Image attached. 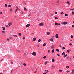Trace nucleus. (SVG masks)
Instances as JSON below:
<instances>
[{
    "instance_id": "1",
    "label": "nucleus",
    "mask_w": 74,
    "mask_h": 74,
    "mask_svg": "<svg viewBox=\"0 0 74 74\" xmlns=\"http://www.w3.org/2000/svg\"><path fill=\"white\" fill-rule=\"evenodd\" d=\"M55 25H56V26H60V24L58 23L57 22H56L55 23Z\"/></svg>"
},
{
    "instance_id": "2",
    "label": "nucleus",
    "mask_w": 74,
    "mask_h": 74,
    "mask_svg": "<svg viewBox=\"0 0 74 74\" xmlns=\"http://www.w3.org/2000/svg\"><path fill=\"white\" fill-rule=\"evenodd\" d=\"M34 56H36V53L35 52H34L32 54Z\"/></svg>"
},
{
    "instance_id": "3",
    "label": "nucleus",
    "mask_w": 74,
    "mask_h": 74,
    "mask_svg": "<svg viewBox=\"0 0 74 74\" xmlns=\"http://www.w3.org/2000/svg\"><path fill=\"white\" fill-rule=\"evenodd\" d=\"M29 26H30V24H28L26 25V27H29Z\"/></svg>"
},
{
    "instance_id": "4",
    "label": "nucleus",
    "mask_w": 74,
    "mask_h": 74,
    "mask_svg": "<svg viewBox=\"0 0 74 74\" xmlns=\"http://www.w3.org/2000/svg\"><path fill=\"white\" fill-rule=\"evenodd\" d=\"M44 25V23H41L39 25V26H43Z\"/></svg>"
},
{
    "instance_id": "5",
    "label": "nucleus",
    "mask_w": 74,
    "mask_h": 74,
    "mask_svg": "<svg viewBox=\"0 0 74 74\" xmlns=\"http://www.w3.org/2000/svg\"><path fill=\"white\" fill-rule=\"evenodd\" d=\"M62 23V24H63V25H66L67 23V22H63Z\"/></svg>"
},
{
    "instance_id": "6",
    "label": "nucleus",
    "mask_w": 74,
    "mask_h": 74,
    "mask_svg": "<svg viewBox=\"0 0 74 74\" xmlns=\"http://www.w3.org/2000/svg\"><path fill=\"white\" fill-rule=\"evenodd\" d=\"M54 48H55V46L54 45H52L50 49H54Z\"/></svg>"
},
{
    "instance_id": "7",
    "label": "nucleus",
    "mask_w": 74,
    "mask_h": 74,
    "mask_svg": "<svg viewBox=\"0 0 74 74\" xmlns=\"http://www.w3.org/2000/svg\"><path fill=\"white\" fill-rule=\"evenodd\" d=\"M58 36L59 35H58V34H56V38H58Z\"/></svg>"
},
{
    "instance_id": "8",
    "label": "nucleus",
    "mask_w": 74,
    "mask_h": 74,
    "mask_svg": "<svg viewBox=\"0 0 74 74\" xmlns=\"http://www.w3.org/2000/svg\"><path fill=\"white\" fill-rule=\"evenodd\" d=\"M36 37L34 38L33 39V41H36Z\"/></svg>"
},
{
    "instance_id": "9",
    "label": "nucleus",
    "mask_w": 74,
    "mask_h": 74,
    "mask_svg": "<svg viewBox=\"0 0 74 74\" xmlns=\"http://www.w3.org/2000/svg\"><path fill=\"white\" fill-rule=\"evenodd\" d=\"M49 71L48 70H46L45 71V73H47V74L48 73Z\"/></svg>"
},
{
    "instance_id": "10",
    "label": "nucleus",
    "mask_w": 74,
    "mask_h": 74,
    "mask_svg": "<svg viewBox=\"0 0 74 74\" xmlns=\"http://www.w3.org/2000/svg\"><path fill=\"white\" fill-rule=\"evenodd\" d=\"M74 74V69L72 70V71L71 73V74Z\"/></svg>"
},
{
    "instance_id": "11",
    "label": "nucleus",
    "mask_w": 74,
    "mask_h": 74,
    "mask_svg": "<svg viewBox=\"0 0 74 74\" xmlns=\"http://www.w3.org/2000/svg\"><path fill=\"white\" fill-rule=\"evenodd\" d=\"M12 25V23H8V25L9 26H11Z\"/></svg>"
},
{
    "instance_id": "12",
    "label": "nucleus",
    "mask_w": 74,
    "mask_h": 74,
    "mask_svg": "<svg viewBox=\"0 0 74 74\" xmlns=\"http://www.w3.org/2000/svg\"><path fill=\"white\" fill-rule=\"evenodd\" d=\"M50 41H53V39L51 38L50 39Z\"/></svg>"
},
{
    "instance_id": "13",
    "label": "nucleus",
    "mask_w": 74,
    "mask_h": 74,
    "mask_svg": "<svg viewBox=\"0 0 74 74\" xmlns=\"http://www.w3.org/2000/svg\"><path fill=\"white\" fill-rule=\"evenodd\" d=\"M66 3H67L68 4H69V5H70V2L69 1H68L66 2Z\"/></svg>"
},
{
    "instance_id": "14",
    "label": "nucleus",
    "mask_w": 74,
    "mask_h": 74,
    "mask_svg": "<svg viewBox=\"0 0 74 74\" xmlns=\"http://www.w3.org/2000/svg\"><path fill=\"white\" fill-rule=\"evenodd\" d=\"M47 35H49V34H50V32H47Z\"/></svg>"
},
{
    "instance_id": "15",
    "label": "nucleus",
    "mask_w": 74,
    "mask_h": 74,
    "mask_svg": "<svg viewBox=\"0 0 74 74\" xmlns=\"http://www.w3.org/2000/svg\"><path fill=\"white\" fill-rule=\"evenodd\" d=\"M23 65L25 67H26V63L25 62L24 63H23Z\"/></svg>"
},
{
    "instance_id": "16",
    "label": "nucleus",
    "mask_w": 74,
    "mask_h": 74,
    "mask_svg": "<svg viewBox=\"0 0 74 74\" xmlns=\"http://www.w3.org/2000/svg\"><path fill=\"white\" fill-rule=\"evenodd\" d=\"M3 30H5V27H2Z\"/></svg>"
},
{
    "instance_id": "17",
    "label": "nucleus",
    "mask_w": 74,
    "mask_h": 74,
    "mask_svg": "<svg viewBox=\"0 0 74 74\" xmlns=\"http://www.w3.org/2000/svg\"><path fill=\"white\" fill-rule=\"evenodd\" d=\"M54 52V49L52 50L51 53H53Z\"/></svg>"
},
{
    "instance_id": "18",
    "label": "nucleus",
    "mask_w": 74,
    "mask_h": 74,
    "mask_svg": "<svg viewBox=\"0 0 74 74\" xmlns=\"http://www.w3.org/2000/svg\"><path fill=\"white\" fill-rule=\"evenodd\" d=\"M24 9L25 11H27V9H26V8H24Z\"/></svg>"
},
{
    "instance_id": "19",
    "label": "nucleus",
    "mask_w": 74,
    "mask_h": 74,
    "mask_svg": "<svg viewBox=\"0 0 74 74\" xmlns=\"http://www.w3.org/2000/svg\"><path fill=\"white\" fill-rule=\"evenodd\" d=\"M41 41V39H39L38 40V42H40V41Z\"/></svg>"
},
{
    "instance_id": "20",
    "label": "nucleus",
    "mask_w": 74,
    "mask_h": 74,
    "mask_svg": "<svg viewBox=\"0 0 74 74\" xmlns=\"http://www.w3.org/2000/svg\"><path fill=\"white\" fill-rule=\"evenodd\" d=\"M18 35H19L20 36H22V34H21V33H18Z\"/></svg>"
},
{
    "instance_id": "21",
    "label": "nucleus",
    "mask_w": 74,
    "mask_h": 74,
    "mask_svg": "<svg viewBox=\"0 0 74 74\" xmlns=\"http://www.w3.org/2000/svg\"><path fill=\"white\" fill-rule=\"evenodd\" d=\"M13 36L14 37H18V36L16 35H14Z\"/></svg>"
},
{
    "instance_id": "22",
    "label": "nucleus",
    "mask_w": 74,
    "mask_h": 74,
    "mask_svg": "<svg viewBox=\"0 0 74 74\" xmlns=\"http://www.w3.org/2000/svg\"><path fill=\"white\" fill-rule=\"evenodd\" d=\"M67 56V54H66L64 56L63 58H65V57H66Z\"/></svg>"
},
{
    "instance_id": "23",
    "label": "nucleus",
    "mask_w": 74,
    "mask_h": 74,
    "mask_svg": "<svg viewBox=\"0 0 74 74\" xmlns=\"http://www.w3.org/2000/svg\"><path fill=\"white\" fill-rule=\"evenodd\" d=\"M46 45V43H44L43 44V47H45V46Z\"/></svg>"
},
{
    "instance_id": "24",
    "label": "nucleus",
    "mask_w": 74,
    "mask_h": 74,
    "mask_svg": "<svg viewBox=\"0 0 74 74\" xmlns=\"http://www.w3.org/2000/svg\"><path fill=\"white\" fill-rule=\"evenodd\" d=\"M3 72H5V73H6V72L7 71V70H3Z\"/></svg>"
},
{
    "instance_id": "25",
    "label": "nucleus",
    "mask_w": 74,
    "mask_h": 74,
    "mask_svg": "<svg viewBox=\"0 0 74 74\" xmlns=\"http://www.w3.org/2000/svg\"><path fill=\"white\" fill-rule=\"evenodd\" d=\"M66 69H69V66H66Z\"/></svg>"
},
{
    "instance_id": "26",
    "label": "nucleus",
    "mask_w": 74,
    "mask_h": 74,
    "mask_svg": "<svg viewBox=\"0 0 74 74\" xmlns=\"http://www.w3.org/2000/svg\"><path fill=\"white\" fill-rule=\"evenodd\" d=\"M56 51H57V52H59V49H56Z\"/></svg>"
},
{
    "instance_id": "27",
    "label": "nucleus",
    "mask_w": 74,
    "mask_h": 74,
    "mask_svg": "<svg viewBox=\"0 0 74 74\" xmlns=\"http://www.w3.org/2000/svg\"><path fill=\"white\" fill-rule=\"evenodd\" d=\"M65 16H68V14H65Z\"/></svg>"
},
{
    "instance_id": "28",
    "label": "nucleus",
    "mask_w": 74,
    "mask_h": 74,
    "mask_svg": "<svg viewBox=\"0 0 74 74\" xmlns=\"http://www.w3.org/2000/svg\"><path fill=\"white\" fill-rule=\"evenodd\" d=\"M62 55H65V53L64 52H63L62 53Z\"/></svg>"
},
{
    "instance_id": "29",
    "label": "nucleus",
    "mask_w": 74,
    "mask_h": 74,
    "mask_svg": "<svg viewBox=\"0 0 74 74\" xmlns=\"http://www.w3.org/2000/svg\"><path fill=\"white\" fill-rule=\"evenodd\" d=\"M59 72H62L63 71V70H60L59 71Z\"/></svg>"
},
{
    "instance_id": "30",
    "label": "nucleus",
    "mask_w": 74,
    "mask_h": 74,
    "mask_svg": "<svg viewBox=\"0 0 74 74\" xmlns=\"http://www.w3.org/2000/svg\"><path fill=\"white\" fill-rule=\"evenodd\" d=\"M3 59L1 58V60H0V62H1V61H3Z\"/></svg>"
},
{
    "instance_id": "31",
    "label": "nucleus",
    "mask_w": 74,
    "mask_h": 74,
    "mask_svg": "<svg viewBox=\"0 0 74 74\" xmlns=\"http://www.w3.org/2000/svg\"><path fill=\"white\" fill-rule=\"evenodd\" d=\"M61 14H64V13H63V12H61Z\"/></svg>"
},
{
    "instance_id": "32",
    "label": "nucleus",
    "mask_w": 74,
    "mask_h": 74,
    "mask_svg": "<svg viewBox=\"0 0 74 74\" xmlns=\"http://www.w3.org/2000/svg\"><path fill=\"white\" fill-rule=\"evenodd\" d=\"M25 37L23 36V40H25Z\"/></svg>"
},
{
    "instance_id": "33",
    "label": "nucleus",
    "mask_w": 74,
    "mask_h": 74,
    "mask_svg": "<svg viewBox=\"0 0 74 74\" xmlns=\"http://www.w3.org/2000/svg\"><path fill=\"white\" fill-rule=\"evenodd\" d=\"M54 61H55V60H54V59H52V62H54Z\"/></svg>"
},
{
    "instance_id": "34",
    "label": "nucleus",
    "mask_w": 74,
    "mask_h": 74,
    "mask_svg": "<svg viewBox=\"0 0 74 74\" xmlns=\"http://www.w3.org/2000/svg\"><path fill=\"white\" fill-rule=\"evenodd\" d=\"M71 38H73V35H71Z\"/></svg>"
},
{
    "instance_id": "35",
    "label": "nucleus",
    "mask_w": 74,
    "mask_h": 74,
    "mask_svg": "<svg viewBox=\"0 0 74 74\" xmlns=\"http://www.w3.org/2000/svg\"><path fill=\"white\" fill-rule=\"evenodd\" d=\"M72 15L74 14V12H72Z\"/></svg>"
},
{
    "instance_id": "36",
    "label": "nucleus",
    "mask_w": 74,
    "mask_h": 74,
    "mask_svg": "<svg viewBox=\"0 0 74 74\" xmlns=\"http://www.w3.org/2000/svg\"><path fill=\"white\" fill-rule=\"evenodd\" d=\"M46 56H44L43 57V59H46Z\"/></svg>"
},
{
    "instance_id": "37",
    "label": "nucleus",
    "mask_w": 74,
    "mask_h": 74,
    "mask_svg": "<svg viewBox=\"0 0 74 74\" xmlns=\"http://www.w3.org/2000/svg\"><path fill=\"white\" fill-rule=\"evenodd\" d=\"M47 63H48V62L46 61L45 62V64H47Z\"/></svg>"
},
{
    "instance_id": "38",
    "label": "nucleus",
    "mask_w": 74,
    "mask_h": 74,
    "mask_svg": "<svg viewBox=\"0 0 74 74\" xmlns=\"http://www.w3.org/2000/svg\"><path fill=\"white\" fill-rule=\"evenodd\" d=\"M55 18L56 19H59L58 17H55Z\"/></svg>"
},
{
    "instance_id": "39",
    "label": "nucleus",
    "mask_w": 74,
    "mask_h": 74,
    "mask_svg": "<svg viewBox=\"0 0 74 74\" xmlns=\"http://www.w3.org/2000/svg\"><path fill=\"white\" fill-rule=\"evenodd\" d=\"M62 49H64H64H65V47H62Z\"/></svg>"
},
{
    "instance_id": "40",
    "label": "nucleus",
    "mask_w": 74,
    "mask_h": 74,
    "mask_svg": "<svg viewBox=\"0 0 74 74\" xmlns=\"http://www.w3.org/2000/svg\"><path fill=\"white\" fill-rule=\"evenodd\" d=\"M5 26H6V27H8V25H5Z\"/></svg>"
},
{
    "instance_id": "41",
    "label": "nucleus",
    "mask_w": 74,
    "mask_h": 74,
    "mask_svg": "<svg viewBox=\"0 0 74 74\" xmlns=\"http://www.w3.org/2000/svg\"><path fill=\"white\" fill-rule=\"evenodd\" d=\"M59 0H58V1H57V3H59Z\"/></svg>"
},
{
    "instance_id": "42",
    "label": "nucleus",
    "mask_w": 74,
    "mask_h": 74,
    "mask_svg": "<svg viewBox=\"0 0 74 74\" xmlns=\"http://www.w3.org/2000/svg\"><path fill=\"white\" fill-rule=\"evenodd\" d=\"M8 7H11V5L10 4V5H9L8 6Z\"/></svg>"
},
{
    "instance_id": "43",
    "label": "nucleus",
    "mask_w": 74,
    "mask_h": 74,
    "mask_svg": "<svg viewBox=\"0 0 74 74\" xmlns=\"http://www.w3.org/2000/svg\"><path fill=\"white\" fill-rule=\"evenodd\" d=\"M36 71H35L34 72V73H37V69H36Z\"/></svg>"
},
{
    "instance_id": "44",
    "label": "nucleus",
    "mask_w": 74,
    "mask_h": 74,
    "mask_svg": "<svg viewBox=\"0 0 74 74\" xmlns=\"http://www.w3.org/2000/svg\"><path fill=\"white\" fill-rule=\"evenodd\" d=\"M2 32L3 33H5V32L4 31H2Z\"/></svg>"
},
{
    "instance_id": "45",
    "label": "nucleus",
    "mask_w": 74,
    "mask_h": 74,
    "mask_svg": "<svg viewBox=\"0 0 74 74\" xmlns=\"http://www.w3.org/2000/svg\"><path fill=\"white\" fill-rule=\"evenodd\" d=\"M10 11L11 12V11H12V8H11L10 9Z\"/></svg>"
},
{
    "instance_id": "46",
    "label": "nucleus",
    "mask_w": 74,
    "mask_h": 74,
    "mask_svg": "<svg viewBox=\"0 0 74 74\" xmlns=\"http://www.w3.org/2000/svg\"><path fill=\"white\" fill-rule=\"evenodd\" d=\"M69 45H70V46H71L72 45V44L71 43H70L69 44Z\"/></svg>"
},
{
    "instance_id": "47",
    "label": "nucleus",
    "mask_w": 74,
    "mask_h": 74,
    "mask_svg": "<svg viewBox=\"0 0 74 74\" xmlns=\"http://www.w3.org/2000/svg\"><path fill=\"white\" fill-rule=\"evenodd\" d=\"M18 10V9H16V11H15V12L16 13V11H17Z\"/></svg>"
},
{
    "instance_id": "48",
    "label": "nucleus",
    "mask_w": 74,
    "mask_h": 74,
    "mask_svg": "<svg viewBox=\"0 0 74 74\" xmlns=\"http://www.w3.org/2000/svg\"><path fill=\"white\" fill-rule=\"evenodd\" d=\"M5 7H7V4H5Z\"/></svg>"
},
{
    "instance_id": "49",
    "label": "nucleus",
    "mask_w": 74,
    "mask_h": 74,
    "mask_svg": "<svg viewBox=\"0 0 74 74\" xmlns=\"http://www.w3.org/2000/svg\"><path fill=\"white\" fill-rule=\"evenodd\" d=\"M67 52L68 53H69V52H70V51H69V50H68L67 51Z\"/></svg>"
},
{
    "instance_id": "50",
    "label": "nucleus",
    "mask_w": 74,
    "mask_h": 74,
    "mask_svg": "<svg viewBox=\"0 0 74 74\" xmlns=\"http://www.w3.org/2000/svg\"><path fill=\"white\" fill-rule=\"evenodd\" d=\"M3 14V13L2 12H0V15H1Z\"/></svg>"
},
{
    "instance_id": "51",
    "label": "nucleus",
    "mask_w": 74,
    "mask_h": 74,
    "mask_svg": "<svg viewBox=\"0 0 74 74\" xmlns=\"http://www.w3.org/2000/svg\"><path fill=\"white\" fill-rule=\"evenodd\" d=\"M57 55L58 56H60V55L59 54H58Z\"/></svg>"
},
{
    "instance_id": "52",
    "label": "nucleus",
    "mask_w": 74,
    "mask_h": 74,
    "mask_svg": "<svg viewBox=\"0 0 74 74\" xmlns=\"http://www.w3.org/2000/svg\"><path fill=\"white\" fill-rule=\"evenodd\" d=\"M57 12H55V14H57Z\"/></svg>"
},
{
    "instance_id": "53",
    "label": "nucleus",
    "mask_w": 74,
    "mask_h": 74,
    "mask_svg": "<svg viewBox=\"0 0 74 74\" xmlns=\"http://www.w3.org/2000/svg\"><path fill=\"white\" fill-rule=\"evenodd\" d=\"M48 53H50V50H49L48 51Z\"/></svg>"
},
{
    "instance_id": "54",
    "label": "nucleus",
    "mask_w": 74,
    "mask_h": 74,
    "mask_svg": "<svg viewBox=\"0 0 74 74\" xmlns=\"http://www.w3.org/2000/svg\"><path fill=\"white\" fill-rule=\"evenodd\" d=\"M9 38L10 40H11V39H12V38L11 37H10V38Z\"/></svg>"
},
{
    "instance_id": "55",
    "label": "nucleus",
    "mask_w": 74,
    "mask_h": 74,
    "mask_svg": "<svg viewBox=\"0 0 74 74\" xmlns=\"http://www.w3.org/2000/svg\"><path fill=\"white\" fill-rule=\"evenodd\" d=\"M66 72L67 73H69V71H67Z\"/></svg>"
},
{
    "instance_id": "56",
    "label": "nucleus",
    "mask_w": 74,
    "mask_h": 74,
    "mask_svg": "<svg viewBox=\"0 0 74 74\" xmlns=\"http://www.w3.org/2000/svg\"><path fill=\"white\" fill-rule=\"evenodd\" d=\"M72 27H74V25H73L72 26Z\"/></svg>"
},
{
    "instance_id": "57",
    "label": "nucleus",
    "mask_w": 74,
    "mask_h": 74,
    "mask_svg": "<svg viewBox=\"0 0 74 74\" xmlns=\"http://www.w3.org/2000/svg\"><path fill=\"white\" fill-rule=\"evenodd\" d=\"M36 12H37V11H35V12L34 13H35V14H36Z\"/></svg>"
},
{
    "instance_id": "58",
    "label": "nucleus",
    "mask_w": 74,
    "mask_h": 74,
    "mask_svg": "<svg viewBox=\"0 0 74 74\" xmlns=\"http://www.w3.org/2000/svg\"><path fill=\"white\" fill-rule=\"evenodd\" d=\"M11 63L12 64H13V62H12V61L11 62Z\"/></svg>"
},
{
    "instance_id": "59",
    "label": "nucleus",
    "mask_w": 74,
    "mask_h": 74,
    "mask_svg": "<svg viewBox=\"0 0 74 74\" xmlns=\"http://www.w3.org/2000/svg\"><path fill=\"white\" fill-rule=\"evenodd\" d=\"M42 74H46V73H44Z\"/></svg>"
},
{
    "instance_id": "60",
    "label": "nucleus",
    "mask_w": 74,
    "mask_h": 74,
    "mask_svg": "<svg viewBox=\"0 0 74 74\" xmlns=\"http://www.w3.org/2000/svg\"><path fill=\"white\" fill-rule=\"evenodd\" d=\"M24 55H26V53H24Z\"/></svg>"
},
{
    "instance_id": "61",
    "label": "nucleus",
    "mask_w": 74,
    "mask_h": 74,
    "mask_svg": "<svg viewBox=\"0 0 74 74\" xmlns=\"http://www.w3.org/2000/svg\"><path fill=\"white\" fill-rule=\"evenodd\" d=\"M37 47H39V45H37Z\"/></svg>"
},
{
    "instance_id": "62",
    "label": "nucleus",
    "mask_w": 74,
    "mask_h": 74,
    "mask_svg": "<svg viewBox=\"0 0 74 74\" xmlns=\"http://www.w3.org/2000/svg\"><path fill=\"white\" fill-rule=\"evenodd\" d=\"M7 40L8 41H9V39H8V38H7Z\"/></svg>"
},
{
    "instance_id": "63",
    "label": "nucleus",
    "mask_w": 74,
    "mask_h": 74,
    "mask_svg": "<svg viewBox=\"0 0 74 74\" xmlns=\"http://www.w3.org/2000/svg\"><path fill=\"white\" fill-rule=\"evenodd\" d=\"M70 59H71V58H69V60H70Z\"/></svg>"
},
{
    "instance_id": "64",
    "label": "nucleus",
    "mask_w": 74,
    "mask_h": 74,
    "mask_svg": "<svg viewBox=\"0 0 74 74\" xmlns=\"http://www.w3.org/2000/svg\"><path fill=\"white\" fill-rule=\"evenodd\" d=\"M60 47H62V46L61 45H60Z\"/></svg>"
}]
</instances>
